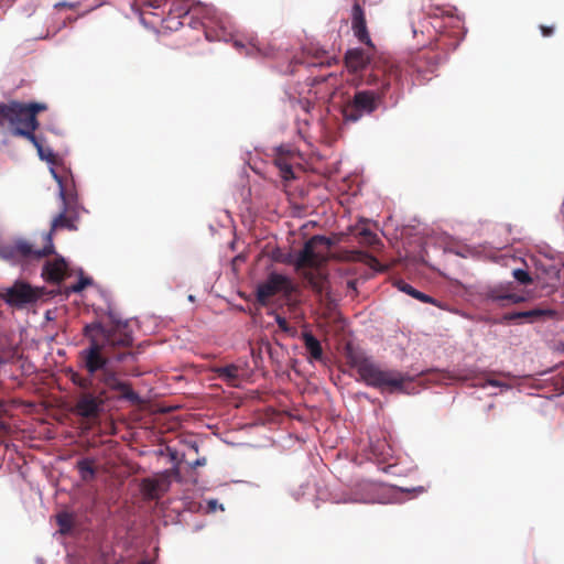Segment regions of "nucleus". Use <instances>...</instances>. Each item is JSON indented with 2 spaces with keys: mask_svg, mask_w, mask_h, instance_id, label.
Masks as SVG:
<instances>
[{
  "mask_svg": "<svg viewBox=\"0 0 564 564\" xmlns=\"http://www.w3.org/2000/svg\"><path fill=\"white\" fill-rule=\"evenodd\" d=\"M84 336L88 339L87 348L78 352V365L89 376L104 371L110 359L122 361L131 351H120L132 346L133 337L128 322L112 321L106 326L99 322L85 325Z\"/></svg>",
  "mask_w": 564,
  "mask_h": 564,
  "instance_id": "1",
  "label": "nucleus"
},
{
  "mask_svg": "<svg viewBox=\"0 0 564 564\" xmlns=\"http://www.w3.org/2000/svg\"><path fill=\"white\" fill-rule=\"evenodd\" d=\"M361 82L372 89H357L352 96L343 100L340 112L345 122L355 123L362 117L372 115L391 89H399L401 68L388 59L376 61Z\"/></svg>",
  "mask_w": 564,
  "mask_h": 564,
  "instance_id": "2",
  "label": "nucleus"
},
{
  "mask_svg": "<svg viewBox=\"0 0 564 564\" xmlns=\"http://www.w3.org/2000/svg\"><path fill=\"white\" fill-rule=\"evenodd\" d=\"M333 240L325 236H313L300 250L292 261L296 272L307 285L319 296L329 295V281L322 267L328 261Z\"/></svg>",
  "mask_w": 564,
  "mask_h": 564,
  "instance_id": "3",
  "label": "nucleus"
},
{
  "mask_svg": "<svg viewBox=\"0 0 564 564\" xmlns=\"http://www.w3.org/2000/svg\"><path fill=\"white\" fill-rule=\"evenodd\" d=\"M346 360L351 368L356 369L360 381L382 393H406V384L413 381L409 373L383 368L350 345L346 348Z\"/></svg>",
  "mask_w": 564,
  "mask_h": 564,
  "instance_id": "4",
  "label": "nucleus"
},
{
  "mask_svg": "<svg viewBox=\"0 0 564 564\" xmlns=\"http://www.w3.org/2000/svg\"><path fill=\"white\" fill-rule=\"evenodd\" d=\"M44 102H20L11 100L8 104L0 102V124L8 121L12 128V134L23 137L31 143H35V130L40 127L37 115L46 111Z\"/></svg>",
  "mask_w": 564,
  "mask_h": 564,
  "instance_id": "5",
  "label": "nucleus"
},
{
  "mask_svg": "<svg viewBox=\"0 0 564 564\" xmlns=\"http://www.w3.org/2000/svg\"><path fill=\"white\" fill-rule=\"evenodd\" d=\"M481 297L486 304L498 307L511 306L527 300V296L518 291L513 282L489 285L482 290Z\"/></svg>",
  "mask_w": 564,
  "mask_h": 564,
  "instance_id": "6",
  "label": "nucleus"
},
{
  "mask_svg": "<svg viewBox=\"0 0 564 564\" xmlns=\"http://www.w3.org/2000/svg\"><path fill=\"white\" fill-rule=\"evenodd\" d=\"M294 290L292 281L282 274L271 273L268 279L257 288V301L261 305H267L269 300L275 294L283 292L291 294Z\"/></svg>",
  "mask_w": 564,
  "mask_h": 564,
  "instance_id": "7",
  "label": "nucleus"
},
{
  "mask_svg": "<svg viewBox=\"0 0 564 564\" xmlns=\"http://www.w3.org/2000/svg\"><path fill=\"white\" fill-rule=\"evenodd\" d=\"M106 391L100 390L97 394L90 391H83L73 408V412L84 419L98 417L102 411Z\"/></svg>",
  "mask_w": 564,
  "mask_h": 564,
  "instance_id": "8",
  "label": "nucleus"
},
{
  "mask_svg": "<svg viewBox=\"0 0 564 564\" xmlns=\"http://www.w3.org/2000/svg\"><path fill=\"white\" fill-rule=\"evenodd\" d=\"M3 297L10 305L22 306L34 303L40 297V293L30 284L18 281L6 290Z\"/></svg>",
  "mask_w": 564,
  "mask_h": 564,
  "instance_id": "9",
  "label": "nucleus"
},
{
  "mask_svg": "<svg viewBox=\"0 0 564 564\" xmlns=\"http://www.w3.org/2000/svg\"><path fill=\"white\" fill-rule=\"evenodd\" d=\"M351 30L360 43H364L368 50L375 51V44L367 28L365 11L358 2H355L351 9Z\"/></svg>",
  "mask_w": 564,
  "mask_h": 564,
  "instance_id": "10",
  "label": "nucleus"
},
{
  "mask_svg": "<svg viewBox=\"0 0 564 564\" xmlns=\"http://www.w3.org/2000/svg\"><path fill=\"white\" fill-rule=\"evenodd\" d=\"M100 381L109 389L118 391L121 398L131 403L139 404L141 402L140 395L132 390L129 383L121 381L115 372L105 369L101 373Z\"/></svg>",
  "mask_w": 564,
  "mask_h": 564,
  "instance_id": "11",
  "label": "nucleus"
},
{
  "mask_svg": "<svg viewBox=\"0 0 564 564\" xmlns=\"http://www.w3.org/2000/svg\"><path fill=\"white\" fill-rule=\"evenodd\" d=\"M45 241L46 245L42 249L35 250L29 241L18 240L12 247V250L15 254L23 258L41 259L54 253V245L51 234H46Z\"/></svg>",
  "mask_w": 564,
  "mask_h": 564,
  "instance_id": "12",
  "label": "nucleus"
},
{
  "mask_svg": "<svg viewBox=\"0 0 564 564\" xmlns=\"http://www.w3.org/2000/svg\"><path fill=\"white\" fill-rule=\"evenodd\" d=\"M51 172L58 184L63 207H65L66 210H77L78 199L75 187L73 185L69 186L68 182L64 181L54 170H51Z\"/></svg>",
  "mask_w": 564,
  "mask_h": 564,
  "instance_id": "13",
  "label": "nucleus"
},
{
  "mask_svg": "<svg viewBox=\"0 0 564 564\" xmlns=\"http://www.w3.org/2000/svg\"><path fill=\"white\" fill-rule=\"evenodd\" d=\"M67 275V263L64 258L47 261L43 268V276L53 284L61 283Z\"/></svg>",
  "mask_w": 564,
  "mask_h": 564,
  "instance_id": "14",
  "label": "nucleus"
},
{
  "mask_svg": "<svg viewBox=\"0 0 564 564\" xmlns=\"http://www.w3.org/2000/svg\"><path fill=\"white\" fill-rule=\"evenodd\" d=\"M345 64L350 72H358L370 64V55L362 48L348 50L345 54Z\"/></svg>",
  "mask_w": 564,
  "mask_h": 564,
  "instance_id": "15",
  "label": "nucleus"
},
{
  "mask_svg": "<svg viewBox=\"0 0 564 564\" xmlns=\"http://www.w3.org/2000/svg\"><path fill=\"white\" fill-rule=\"evenodd\" d=\"M77 218V210H66V208L63 207L62 212L52 220L51 231L48 234L52 235L53 231L59 228L76 230L75 221Z\"/></svg>",
  "mask_w": 564,
  "mask_h": 564,
  "instance_id": "16",
  "label": "nucleus"
},
{
  "mask_svg": "<svg viewBox=\"0 0 564 564\" xmlns=\"http://www.w3.org/2000/svg\"><path fill=\"white\" fill-rule=\"evenodd\" d=\"M214 371L219 379H221L223 381L227 382L230 386H236V382L239 379V367L234 364L217 367L214 369Z\"/></svg>",
  "mask_w": 564,
  "mask_h": 564,
  "instance_id": "17",
  "label": "nucleus"
},
{
  "mask_svg": "<svg viewBox=\"0 0 564 564\" xmlns=\"http://www.w3.org/2000/svg\"><path fill=\"white\" fill-rule=\"evenodd\" d=\"M304 340V346L306 350L310 352L311 358L314 360H322L323 358V348L319 340L308 332L303 333L302 335Z\"/></svg>",
  "mask_w": 564,
  "mask_h": 564,
  "instance_id": "18",
  "label": "nucleus"
},
{
  "mask_svg": "<svg viewBox=\"0 0 564 564\" xmlns=\"http://www.w3.org/2000/svg\"><path fill=\"white\" fill-rule=\"evenodd\" d=\"M274 163L280 171V175L283 180L290 181L294 178V173L292 169V164L290 162L289 155L284 154L281 150L278 152Z\"/></svg>",
  "mask_w": 564,
  "mask_h": 564,
  "instance_id": "19",
  "label": "nucleus"
},
{
  "mask_svg": "<svg viewBox=\"0 0 564 564\" xmlns=\"http://www.w3.org/2000/svg\"><path fill=\"white\" fill-rule=\"evenodd\" d=\"M398 286L402 292L411 295L412 297H414L423 303H431V304L436 305V301L433 297H431L430 295H427L425 293L417 291L416 289H414L412 285H410L409 283H406L404 281H400L398 283Z\"/></svg>",
  "mask_w": 564,
  "mask_h": 564,
  "instance_id": "20",
  "label": "nucleus"
},
{
  "mask_svg": "<svg viewBox=\"0 0 564 564\" xmlns=\"http://www.w3.org/2000/svg\"><path fill=\"white\" fill-rule=\"evenodd\" d=\"M77 469L83 481H90L96 476V468L94 462L89 458L80 459L77 463Z\"/></svg>",
  "mask_w": 564,
  "mask_h": 564,
  "instance_id": "21",
  "label": "nucleus"
},
{
  "mask_svg": "<svg viewBox=\"0 0 564 564\" xmlns=\"http://www.w3.org/2000/svg\"><path fill=\"white\" fill-rule=\"evenodd\" d=\"M373 454L378 457L379 462H388L392 457V448L386 442H378L373 445Z\"/></svg>",
  "mask_w": 564,
  "mask_h": 564,
  "instance_id": "22",
  "label": "nucleus"
},
{
  "mask_svg": "<svg viewBox=\"0 0 564 564\" xmlns=\"http://www.w3.org/2000/svg\"><path fill=\"white\" fill-rule=\"evenodd\" d=\"M32 144L36 148L39 156L42 160H45L48 163L56 162V154L50 148H44L42 145L41 140L37 137H35V143H32Z\"/></svg>",
  "mask_w": 564,
  "mask_h": 564,
  "instance_id": "23",
  "label": "nucleus"
},
{
  "mask_svg": "<svg viewBox=\"0 0 564 564\" xmlns=\"http://www.w3.org/2000/svg\"><path fill=\"white\" fill-rule=\"evenodd\" d=\"M359 241L369 247H376L380 243L379 237L368 228H362L359 231Z\"/></svg>",
  "mask_w": 564,
  "mask_h": 564,
  "instance_id": "24",
  "label": "nucleus"
},
{
  "mask_svg": "<svg viewBox=\"0 0 564 564\" xmlns=\"http://www.w3.org/2000/svg\"><path fill=\"white\" fill-rule=\"evenodd\" d=\"M361 489L365 490V492H355V498H352L350 501L364 503H373L377 501L376 496L371 492L372 486L366 485L361 487Z\"/></svg>",
  "mask_w": 564,
  "mask_h": 564,
  "instance_id": "25",
  "label": "nucleus"
},
{
  "mask_svg": "<svg viewBox=\"0 0 564 564\" xmlns=\"http://www.w3.org/2000/svg\"><path fill=\"white\" fill-rule=\"evenodd\" d=\"M57 524L59 525L61 532L66 533L70 531L73 527V517L68 512H61L56 516Z\"/></svg>",
  "mask_w": 564,
  "mask_h": 564,
  "instance_id": "26",
  "label": "nucleus"
},
{
  "mask_svg": "<svg viewBox=\"0 0 564 564\" xmlns=\"http://www.w3.org/2000/svg\"><path fill=\"white\" fill-rule=\"evenodd\" d=\"M70 381L83 389L84 391H89V389L93 387V379L91 378H85L80 376L77 372H72Z\"/></svg>",
  "mask_w": 564,
  "mask_h": 564,
  "instance_id": "27",
  "label": "nucleus"
},
{
  "mask_svg": "<svg viewBox=\"0 0 564 564\" xmlns=\"http://www.w3.org/2000/svg\"><path fill=\"white\" fill-rule=\"evenodd\" d=\"M192 11V6L186 1L182 6H173V8L170 9V15L174 18H183L188 15Z\"/></svg>",
  "mask_w": 564,
  "mask_h": 564,
  "instance_id": "28",
  "label": "nucleus"
},
{
  "mask_svg": "<svg viewBox=\"0 0 564 564\" xmlns=\"http://www.w3.org/2000/svg\"><path fill=\"white\" fill-rule=\"evenodd\" d=\"M529 322H534L543 317H551L555 314V312L547 308H533L529 310Z\"/></svg>",
  "mask_w": 564,
  "mask_h": 564,
  "instance_id": "29",
  "label": "nucleus"
},
{
  "mask_svg": "<svg viewBox=\"0 0 564 564\" xmlns=\"http://www.w3.org/2000/svg\"><path fill=\"white\" fill-rule=\"evenodd\" d=\"M512 276L522 285H529L533 281L529 272L523 269H514Z\"/></svg>",
  "mask_w": 564,
  "mask_h": 564,
  "instance_id": "30",
  "label": "nucleus"
},
{
  "mask_svg": "<svg viewBox=\"0 0 564 564\" xmlns=\"http://www.w3.org/2000/svg\"><path fill=\"white\" fill-rule=\"evenodd\" d=\"M158 488H159L158 481L152 480V479L143 480V490L149 498L153 499V498L158 497L156 496Z\"/></svg>",
  "mask_w": 564,
  "mask_h": 564,
  "instance_id": "31",
  "label": "nucleus"
},
{
  "mask_svg": "<svg viewBox=\"0 0 564 564\" xmlns=\"http://www.w3.org/2000/svg\"><path fill=\"white\" fill-rule=\"evenodd\" d=\"M93 283L90 278H84L82 276L77 283L69 286V291L73 293H79L82 292L86 286L90 285Z\"/></svg>",
  "mask_w": 564,
  "mask_h": 564,
  "instance_id": "32",
  "label": "nucleus"
},
{
  "mask_svg": "<svg viewBox=\"0 0 564 564\" xmlns=\"http://www.w3.org/2000/svg\"><path fill=\"white\" fill-rule=\"evenodd\" d=\"M529 317H530L529 311L507 313V314L503 315V319L506 322H514L517 319H527V321H529Z\"/></svg>",
  "mask_w": 564,
  "mask_h": 564,
  "instance_id": "33",
  "label": "nucleus"
},
{
  "mask_svg": "<svg viewBox=\"0 0 564 564\" xmlns=\"http://www.w3.org/2000/svg\"><path fill=\"white\" fill-rule=\"evenodd\" d=\"M275 322L281 330L289 332V329H290L289 323L284 317L276 315Z\"/></svg>",
  "mask_w": 564,
  "mask_h": 564,
  "instance_id": "34",
  "label": "nucleus"
},
{
  "mask_svg": "<svg viewBox=\"0 0 564 564\" xmlns=\"http://www.w3.org/2000/svg\"><path fill=\"white\" fill-rule=\"evenodd\" d=\"M540 30L543 36H551L554 33L553 26L540 25Z\"/></svg>",
  "mask_w": 564,
  "mask_h": 564,
  "instance_id": "35",
  "label": "nucleus"
},
{
  "mask_svg": "<svg viewBox=\"0 0 564 564\" xmlns=\"http://www.w3.org/2000/svg\"><path fill=\"white\" fill-rule=\"evenodd\" d=\"M487 383L492 386V387H507V384L498 381V380H495V379H488L487 380Z\"/></svg>",
  "mask_w": 564,
  "mask_h": 564,
  "instance_id": "36",
  "label": "nucleus"
},
{
  "mask_svg": "<svg viewBox=\"0 0 564 564\" xmlns=\"http://www.w3.org/2000/svg\"><path fill=\"white\" fill-rule=\"evenodd\" d=\"M164 2H165V0H153V1H149V6H151L153 8H160Z\"/></svg>",
  "mask_w": 564,
  "mask_h": 564,
  "instance_id": "37",
  "label": "nucleus"
},
{
  "mask_svg": "<svg viewBox=\"0 0 564 564\" xmlns=\"http://www.w3.org/2000/svg\"><path fill=\"white\" fill-rule=\"evenodd\" d=\"M367 257H368V259H369V263H370L371 265L379 264V261H378V259H377L376 257L370 256V254H367Z\"/></svg>",
  "mask_w": 564,
  "mask_h": 564,
  "instance_id": "38",
  "label": "nucleus"
},
{
  "mask_svg": "<svg viewBox=\"0 0 564 564\" xmlns=\"http://www.w3.org/2000/svg\"><path fill=\"white\" fill-rule=\"evenodd\" d=\"M204 465V460L197 459L194 464V466H200Z\"/></svg>",
  "mask_w": 564,
  "mask_h": 564,
  "instance_id": "39",
  "label": "nucleus"
}]
</instances>
